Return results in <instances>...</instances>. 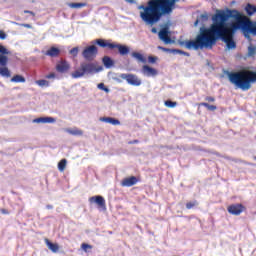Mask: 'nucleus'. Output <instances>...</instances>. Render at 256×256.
Here are the masks:
<instances>
[{"label": "nucleus", "mask_w": 256, "mask_h": 256, "mask_svg": "<svg viewBox=\"0 0 256 256\" xmlns=\"http://www.w3.org/2000/svg\"><path fill=\"white\" fill-rule=\"evenodd\" d=\"M211 19L210 27L201 26L199 33H256V21L235 9L216 10Z\"/></svg>", "instance_id": "f257e3e1"}, {"label": "nucleus", "mask_w": 256, "mask_h": 256, "mask_svg": "<svg viewBox=\"0 0 256 256\" xmlns=\"http://www.w3.org/2000/svg\"><path fill=\"white\" fill-rule=\"evenodd\" d=\"M217 41L225 43V51L237 49L235 33H198L194 39L177 40V44L188 51H211L217 45Z\"/></svg>", "instance_id": "f03ea898"}, {"label": "nucleus", "mask_w": 256, "mask_h": 256, "mask_svg": "<svg viewBox=\"0 0 256 256\" xmlns=\"http://www.w3.org/2000/svg\"><path fill=\"white\" fill-rule=\"evenodd\" d=\"M177 0H148L146 5H139L140 19L145 25L153 27L166 15H171Z\"/></svg>", "instance_id": "7ed1b4c3"}, {"label": "nucleus", "mask_w": 256, "mask_h": 256, "mask_svg": "<svg viewBox=\"0 0 256 256\" xmlns=\"http://www.w3.org/2000/svg\"><path fill=\"white\" fill-rule=\"evenodd\" d=\"M224 75H227L228 81L241 91H249L251 83H256V71L248 72H230L223 69Z\"/></svg>", "instance_id": "20e7f679"}, {"label": "nucleus", "mask_w": 256, "mask_h": 256, "mask_svg": "<svg viewBox=\"0 0 256 256\" xmlns=\"http://www.w3.org/2000/svg\"><path fill=\"white\" fill-rule=\"evenodd\" d=\"M7 55H11V51L0 44V77L9 79L11 77V70L7 67V64L9 63V56Z\"/></svg>", "instance_id": "39448f33"}, {"label": "nucleus", "mask_w": 256, "mask_h": 256, "mask_svg": "<svg viewBox=\"0 0 256 256\" xmlns=\"http://www.w3.org/2000/svg\"><path fill=\"white\" fill-rule=\"evenodd\" d=\"M84 75H95V63H82L80 65V70H76L72 73L73 79H80Z\"/></svg>", "instance_id": "423d86ee"}, {"label": "nucleus", "mask_w": 256, "mask_h": 256, "mask_svg": "<svg viewBox=\"0 0 256 256\" xmlns=\"http://www.w3.org/2000/svg\"><path fill=\"white\" fill-rule=\"evenodd\" d=\"M120 79H123L128 83V85H132L133 87H139L143 81L136 74L131 73H122L119 74Z\"/></svg>", "instance_id": "0eeeda50"}, {"label": "nucleus", "mask_w": 256, "mask_h": 256, "mask_svg": "<svg viewBox=\"0 0 256 256\" xmlns=\"http://www.w3.org/2000/svg\"><path fill=\"white\" fill-rule=\"evenodd\" d=\"M97 53H99L97 46L90 45L83 50L82 56L86 61H94L95 57H97Z\"/></svg>", "instance_id": "6e6552de"}, {"label": "nucleus", "mask_w": 256, "mask_h": 256, "mask_svg": "<svg viewBox=\"0 0 256 256\" xmlns=\"http://www.w3.org/2000/svg\"><path fill=\"white\" fill-rule=\"evenodd\" d=\"M90 203H95L98 205L99 209H102V211H107V206L105 204V198L101 195L92 196L89 198Z\"/></svg>", "instance_id": "1a4fd4ad"}, {"label": "nucleus", "mask_w": 256, "mask_h": 256, "mask_svg": "<svg viewBox=\"0 0 256 256\" xmlns=\"http://www.w3.org/2000/svg\"><path fill=\"white\" fill-rule=\"evenodd\" d=\"M158 39L164 43V45L175 44V37H171V33H158Z\"/></svg>", "instance_id": "9d476101"}, {"label": "nucleus", "mask_w": 256, "mask_h": 256, "mask_svg": "<svg viewBox=\"0 0 256 256\" xmlns=\"http://www.w3.org/2000/svg\"><path fill=\"white\" fill-rule=\"evenodd\" d=\"M142 75L145 77H157V75H159V71L149 65H144L142 67Z\"/></svg>", "instance_id": "9b49d317"}, {"label": "nucleus", "mask_w": 256, "mask_h": 256, "mask_svg": "<svg viewBox=\"0 0 256 256\" xmlns=\"http://www.w3.org/2000/svg\"><path fill=\"white\" fill-rule=\"evenodd\" d=\"M245 210V206L243 204H232L228 207V213L230 215H241Z\"/></svg>", "instance_id": "f8f14e48"}, {"label": "nucleus", "mask_w": 256, "mask_h": 256, "mask_svg": "<svg viewBox=\"0 0 256 256\" xmlns=\"http://www.w3.org/2000/svg\"><path fill=\"white\" fill-rule=\"evenodd\" d=\"M139 183V179L136 176H131L128 178H124L121 182L122 187H133V185H137Z\"/></svg>", "instance_id": "ddd939ff"}, {"label": "nucleus", "mask_w": 256, "mask_h": 256, "mask_svg": "<svg viewBox=\"0 0 256 256\" xmlns=\"http://www.w3.org/2000/svg\"><path fill=\"white\" fill-rule=\"evenodd\" d=\"M114 49H117L119 55H121L122 57H125V55H129L131 51L129 46L123 45V44H116V43H114Z\"/></svg>", "instance_id": "4468645a"}, {"label": "nucleus", "mask_w": 256, "mask_h": 256, "mask_svg": "<svg viewBox=\"0 0 256 256\" xmlns=\"http://www.w3.org/2000/svg\"><path fill=\"white\" fill-rule=\"evenodd\" d=\"M71 66L69 63L66 62V60H61L57 65H56V70L58 73H67L68 69H70Z\"/></svg>", "instance_id": "2eb2a0df"}, {"label": "nucleus", "mask_w": 256, "mask_h": 256, "mask_svg": "<svg viewBox=\"0 0 256 256\" xmlns=\"http://www.w3.org/2000/svg\"><path fill=\"white\" fill-rule=\"evenodd\" d=\"M115 43H111L107 40H103V39H97L96 40V45H98V47H102L103 49H105L106 47L108 49H115L114 46Z\"/></svg>", "instance_id": "dca6fc26"}, {"label": "nucleus", "mask_w": 256, "mask_h": 256, "mask_svg": "<svg viewBox=\"0 0 256 256\" xmlns=\"http://www.w3.org/2000/svg\"><path fill=\"white\" fill-rule=\"evenodd\" d=\"M102 63L105 69H111L112 67H115V60H113L111 56H104L102 58Z\"/></svg>", "instance_id": "f3484780"}, {"label": "nucleus", "mask_w": 256, "mask_h": 256, "mask_svg": "<svg viewBox=\"0 0 256 256\" xmlns=\"http://www.w3.org/2000/svg\"><path fill=\"white\" fill-rule=\"evenodd\" d=\"M245 39H251V35H253L254 37H256V33H244L243 34ZM256 53V48L253 46H249L248 47V57H253Z\"/></svg>", "instance_id": "a211bd4d"}, {"label": "nucleus", "mask_w": 256, "mask_h": 256, "mask_svg": "<svg viewBox=\"0 0 256 256\" xmlns=\"http://www.w3.org/2000/svg\"><path fill=\"white\" fill-rule=\"evenodd\" d=\"M60 54L61 50L57 47H51L45 53V55H47L48 57H59Z\"/></svg>", "instance_id": "6ab92c4d"}, {"label": "nucleus", "mask_w": 256, "mask_h": 256, "mask_svg": "<svg viewBox=\"0 0 256 256\" xmlns=\"http://www.w3.org/2000/svg\"><path fill=\"white\" fill-rule=\"evenodd\" d=\"M100 121L103 123H109L110 125H121V121L113 117H102L100 118Z\"/></svg>", "instance_id": "aec40b11"}, {"label": "nucleus", "mask_w": 256, "mask_h": 256, "mask_svg": "<svg viewBox=\"0 0 256 256\" xmlns=\"http://www.w3.org/2000/svg\"><path fill=\"white\" fill-rule=\"evenodd\" d=\"M45 243H46L48 249H50V251H52V253H57V251H59V244H55L47 238L45 239Z\"/></svg>", "instance_id": "412c9836"}, {"label": "nucleus", "mask_w": 256, "mask_h": 256, "mask_svg": "<svg viewBox=\"0 0 256 256\" xmlns=\"http://www.w3.org/2000/svg\"><path fill=\"white\" fill-rule=\"evenodd\" d=\"M131 57H133V59H137L139 63H147V58L139 52H132Z\"/></svg>", "instance_id": "4be33fe9"}, {"label": "nucleus", "mask_w": 256, "mask_h": 256, "mask_svg": "<svg viewBox=\"0 0 256 256\" xmlns=\"http://www.w3.org/2000/svg\"><path fill=\"white\" fill-rule=\"evenodd\" d=\"M65 131L66 133H69V135H74L75 137H81V135H83V130L79 128H74V129L67 128Z\"/></svg>", "instance_id": "5701e85b"}, {"label": "nucleus", "mask_w": 256, "mask_h": 256, "mask_svg": "<svg viewBox=\"0 0 256 256\" xmlns=\"http://www.w3.org/2000/svg\"><path fill=\"white\" fill-rule=\"evenodd\" d=\"M205 23V21H209V14L207 12L201 14L198 19L194 22V27H197L199 25V22Z\"/></svg>", "instance_id": "b1692460"}, {"label": "nucleus", "mask_w": 256, "mask_h": 256, "mask_svg": "<svg viewBox=\"0 0 256 256\" xmlns=\"http://www.w3.org/2000/svg\"><path fill=\"white\" fill-rule=\"evenodd\" d=\"M245 11H246L247 15H249V17H251V15H255V13H256V6L248 3L245 7Z\"/></svg>", "instance_id": "393cba45"}, {"label": "nucleus", "mask_w": 256, "mask_h": 256, "mask_svg": "<svg viewBox=\"0 0 256 256\" xmlns=\"http://www.w3.org/2000/svg\"><path fill=\"white\" fill-rule=\"evenodd\" d=\"M171 27V24L169 22L163 23L160 25V31L158 33H171V31H169Z\"/></svg>", "instance_id": "a878e982"}, {"label": "nucleus", "mask_w": 256, "mask_h": 256, "mask_svg": "<svg viewBox=\"0 0 256 256\" xmlns=\"http://www.w3.org/2000/svg\"><path fill=\"white\" fill-rule=\"evenodd\" d=\"M25 81L26 79L19 74H16L11 78V83H25Z\"/></svg>", "instance_id": "bb28decb"}, {"label": "nucleus", "mask_w": 256, "mask_h": 256, "mask_svg": "<svg viewBox=\"0 0 256 256\" xmlns=\"http://www.w3.org/2000/svg\"><path fill=\"white\" fill-rule=\"evenodd\" d=\"M65 167H67V159H62L58 162V170L63 173L65 171Z\"/></svg>", "instance_id": "cd10ccee"}, {"label": "nucleus", "mask_w": 256, "mask_h": 256, "mask_svg": "<svg viewBox=\"0 0 256 256\" xmlns=\"http://www.w3.org/2000/svg\"><path fill=\"white\" fill-rule=\"evenodd\" d=\"M201 107H205L206 109H208V111H217V106L215 105H211L207 102H202L200 103Z\"/></svg>", "instance_id": "c85d7f7f"}, {"label": "nucleus", "mask_w": 256, "mask_h": 256, "mask_svg": "<svg viewBox=\"0 0 256 256\" xmlns=\"http://www.w3.org/2000/svg\"><path fill=\"white\" fill-rule=\"evenodd\" d=\"M36 85H38L39 87H49V81L45 79H40L36 81Z\"/></svg>", "instance_id": "c756f323"}, {"label": "nucleus", "mask_w": 256, "mask_h": 256, "mask_svg": "<svg viewBox=\"0 0 256 256\" xmlns=\"http://www.w3.org/2000/svg\"><path fill=\"white\" fill-rule=\"evenodd\" d=\"M165 107H169V109H173L174 107H177V102L172 100H166L164 102Z\"/></svg>", "instance_id": "7c9ffc66"}, {"label": "nucleus", "mask_w": 256, "mask_h": 256, "mask_svg": "<svg viewBox=\"0 0 256 256\" xmlns=\"http://www.w3.org/2000/svg\"><path fill=\"white\" fill-rule=\"evenodd\" d=\"M97 87L100 91H104L105 93H109V91H111L104 83H99Z\"/></svg>", "instance_id": "2f4dec72"}, {"label": "nucleus", "mask_w": 256, "mask_h": 256, "mask_svg": "<svg viewBox=\"0 0 256 256\" xmlns=\"http://www.w3.org/2000/svg\"><path fill=\"white\" fill-rule=\"evenodd\" d=\"M157 61H159V57L157 56H148V63H151L152 65L157 63Z\"/></svg>", "instance_id": "473e14b6"}, {"label": "nucleus", "mask_w": 256, "mask_h": 256, "mask_svg": "<svg viewBox=\"0 0 256 256\" xmlns=\"http://www.w3.org/2000/svg\"><path fill=\"white\" fill-rule=\"evenodd\" d=\"M157 49H159V51H164V53H173V48H166L163 46H158Z\"/></svg>", "instance_id": "72a5a7b5"}, {"label": "nucleus", "mask_w": 256, "mask_h": 256, "mask_svg": "<svg viewBox=\"0 0 256 256\" xmlns=\"http://www.w3.org/2000/svg\"><path fill=\"white\" fill-rule=\"evenodd\" d=\"M70 55H73L74 57H77L79 55V47H74L69 51Z\"/></svg>", "instance_id": "f704fd0d"}, {"label": "nucleus", "mask_w": 256, "mask_h": 256, "mask_svg": "<svg viewBox=\"0 0 256 256\" xmlns=\"http://www.w3.org/2000/svg\"><path fill=\"white\" fill-rule=\"evenodd\" d=\"M183 50L177 49V48H172V55H183Z\"/></svg>", "instance_id": "c9c22d12"}, {"label": "nucleus", "mask_w": 256, "mask_h": 256, "mask_svg": "<svg viewBox=\"0 0 256 256\" xmlns=\"http://www.w3.org/2000/svg\"><path fill=\"white\" fill-rule=\"evenodd\" d=\"M56 121L57 119H55L54 117H49V116L45 117V123H55Z\"/></svg>", "instance_id": "e433bc0d"}, {"label": "nucleus", "mask_w": 256, "mask_h": 256, "mask_svg": "<svg viewBox=\"0 0 256 256\" xmlns=\"http://www.w3.org/2000/svg\"><path fill=\"white\" fill-rule=\"evenodd\" d=\"M197 205V201L186 203V209H193Z\"/></svg>", "instance_id": "4c0bfd02"}, {"label": "nucleus", "mask_w": 256, "mask_h": 256, "mask_svg": "<svg viewBox=\"0 0 256 256\" xmlns=\"http://www.w3.org/2000/svg\"><path fill=\"white\" fill-rule=\"evenodd\" d=\"M101 71H103V66H96L95 64H94V75H95V73H101Z\"/></svg>", "instance_id": "58836bf2"}, {"label": "nucleus", "mask_w": 256, "mask_h": 256, "mask_svg": "<svg viewBox=\"0 0 256 256\" xmlns=\"http://www.w3.org/2000/svg\"><path fill=\"white\" fill-rule=\"evenodd\" d=\"M33 123H45V117L35 118Z\"/></svg>", "instance_id": "ea45409f"}, {"label": "nucleus", "mask_w": 256, "mask_h": 256, "mask_svg": "<svg viewBox=\"0 0 256 256\" xmlns=\"http://www.w3.org/2000/svg\"><path fill=\"white\" fill-rule=\"evenodd\" d=\"M71 7H74L76 9H78L79 7H85V4H83V3H72Z\"/></svg>", "instance_id": "a19ab883"}, {"label": "nucleus", "mask_w": 256, "mask_h": 256, "mask_svg": "<svg viewBox=\"0 0 256 256\" xmlns=\"http://www.w3.org/2000/svg\"><path fill=\"white\" fill-rule=\"evenodd\" d=\"M82 249L84 251H87V249H93V246L89 245V244H86V243H83L82 244Z\"/></svg>", "instance_id": "79ce46f5"}, {"label": "nucleus", "mask_w": 256, "mask_h": 256, "mask_svg": "<svg viewBox=\"0 0 256 256\" xmlns=\"http://www.w3.org/2000/svg\"><path fill=\"white\" fill-rule=\"evenodd\" d=\"M205 101H208L209 103H214L215 97H213V96H207V97L205 98Z\"/></svg>", "instance_id": "37998d69"}, {"label": "nucleus", "mask_w": 256, "mask_h": 256, "mask_svg": "<svg viewBox=\"0 0 256 256\" xmlns=\"http://www.w3.org/2000/svg\"><path fill=\"white\" fill-rule=\"evenodd\" d=\"M121 79H123V78L119 77V75H118V77L113 78V80L116 81V83H123V80H121Z\"/></svg>", "instance_id": "c03bdc74"}, {"label": "nucleus", "mask_w": 256, "mask_h": 256, "mask_svg": "<svg viewBox=\"0 0 256 256\" xmlns=\"http://www.w3.org/2000/svg\"><path fill=\"white\" fill-rule=\"evenodd\" d=\"M0 39L3 41L7 39V33H0Z\"/></svg>", "instance_id": "a18cd8bd"}, {"label": "nucleus", "mask_w": 256, "mask_h": 256, "mask_svg": "<svg viewBox=\"0 0 256 256\" xmlns=\"http://www.w3.org/2000/svg\"><path fill=\"white\" fill-rule=\"evenodd\" d=\"M46 79H55V73H50L46 76Z\"/></svg>", "instance_id": "49530a36"}, {"label": "nucleus", "mask_w": 256, "mask_h": 256, "mask_svg": "<svg viewBox=\"0 0 256 256\" xmlns=\"http://www.w3.org/2000/svg\"><path fill=\"white\" fill-rule=\"evenodd\" d=\"M182 55H184V57H191V54L189 52H186V51H184Z\"/></svg>", "instance_id": "de8ad7c7"}, {"label": "nucleus", "mask_w": 256, "mask_h": 256, "mask_svg": "<svg viewBox=\"0 0 256 256\" xmlns=\"http://www.w3.org/2000/svg\"><path fill=\"white\" fill-rule=\"evenodd\" d=\"M1 213H3V215H7V213L9 212L7 211V209H1Z\"/></svg>", "instance_id": "09e8293b"}, {"label": "nucleus", "mask_w": 256, "mask_h": 256, "mask_svg": "<svg viewBox=\"0 0 256 256\" xmlns=\"http://www.w3.org/2000/svg\"><path fill=\"white\" fill-rule=\"evenodd\" d=\"M137 143H139V140H133V141L130 142L131 145H135Z\"/></svg>", "instance_id": "8fccbe9b"}, {"label": "nucleus", "mask_w": 256, "mask_h": 256, "mask_svg": "<svg viewBox=\"0 0 256 256\" xmlns=\"http://www.w3.org/2000/svg\"><path fill=\"white\" fill-rule=\"evenodd\" d=\"M46 209H53V205L51 204L46 205Z\"/></svg>", "instance_id": "3c124183"}, {"label": "nucleus", "mask_w": 256, "mask_h": 256, "mask_svg": "<svg viewBox=\"0 0 256 256\" xmlns=\"http://www.w3.org/2000/svg\"><path fill=\"white\" fill-rule=\"evenodd\" d=\"M152 33H159V31H157V28H152Z\"/></svg>", "instance_id": "603ef678"}, {"label": "nucleus", "mask_w": 256, "mask_h": 256, "mask_svg": "<svg viewBox=\"0 0 256 256\" xmlns=\"http://www.w3.org/2000/svg\"><path fill=\"white\" fill-rule=\"evenodd\" d=\"M25 13H30L31 15H33L32 11H25Z\"/></svg>", "instance_id": "864d4df0"}, {"label": "nucleus", "mask_w": 256, "mask_h": 256, "mask_svg": "<svg viewBox=\"0 0 256 256\" xmlns=\"http://www.w3.org/2000/svg\"><path fill=\"white\" fill-rule=\"evenodd\" d=\"M128 1V3H133V0H127Z\"/></svg>", "instance_id": "5fc2aeb1"}, {"label": "nucleus", "mask_w": 256, "mask_h": 256, "mask_svg": "<svg viewBox=\"0 0 256 256\" xmlns=\"http://www.w3.org/2000/svg\"><path fill=\"white\" fill-rule=\"evenodd\" d=\"M0 33H3V30H0Z\"/></svg>", "instance_id": "6e6d98bb"}, {"label": "nucleus", "mask_w": 256, "mask_h": 256, "mask_svg": "<svg viewBox=\"0 0 256 256\" xmlns=\"http://www.w3.org/2000/svg\"><path fill=\"white\" fill-rule=\"evenodd\" d=\"M255 161H256V156L254 157Z\"/></svg>", "instance_id": "4d7b16f0"}]
</instances>
